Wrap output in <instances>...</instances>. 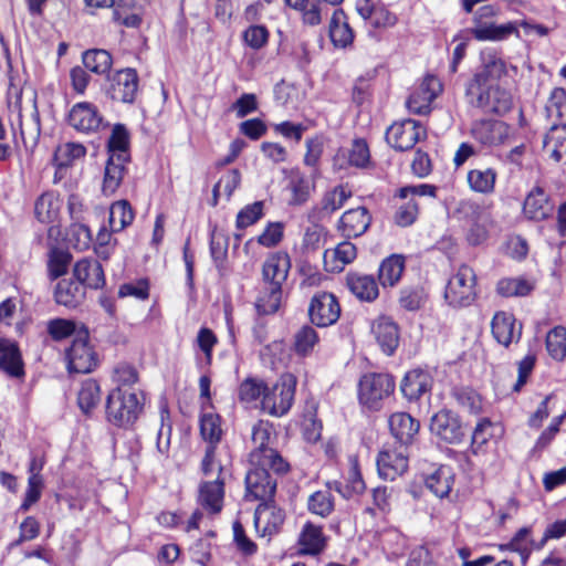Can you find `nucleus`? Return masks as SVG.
<instances>
[{
	"mask_svg": "<svg viewBox=\"0 0 566 566\" xmlns=\"http://www.w3.org/2000/svg\"><path fill=\"white\" fill-rule=\"evenodd\" d=\"M138 92V75L134 69L118 71L113 77L111 96L114 101L133 103Z\"/></svg>",
	"mask_w": 566,
	"mask_h": 566,
	"instance_id": "obj_19",
	"label": "nucleus"
},
{
	"mask_svg": "<svg viewBox=\"0 0 566 566\" xmlns=\"http://www.w3.org/2000/svg\"><path fill=\"white\" fill-rule=\"evenodd\" d=\"M308 315L313 324L326 327L337 322L340 315V306L334 294L319 292L311 301Z\"/></svg>",
	"mask_w": 566,
	"mask_h": 566,
	"instance_id": "obj_11",
	"label": "nucleus"
},
{
	"mask_svg": "<svg viewBox=\"0 0 566 566\" xmlns=\"http://www.w3.org/2000/svg\"><path fill=\"white\" fill-rule=\"evenodd\" d=\"M350 197V192L344 187H335L333 190L326 192L322 199L319 213L329 216L336 210L340 209L346 200Z\"/></svg>",
	"mask_w": 566,
	"mask_h": 566,
	"instance_id": "obj_53",
	"label": "nucleus"
},
{
	"mask_svg": "<svg viewBox=\"0 0 566 566\" xmlns=\"http://www.w3.org/2000/svg\"><path fill=\"white\" fill-rule=\"evenodd\" d=\"M18 107V123L20 128V135L25 147H34L39 140L41 127H40V115L35 103L31 106V112L28 116L21 113V108Z\"/></svg>",
	"mask_w": 566,
	"mask_h": 566,
	"instance_id": "obj_32",
	"label": "nucleus"
},
{
	"mask_svg": "<svg viewBox=\"0 0 566 566\" xmlns=\"http://www.w3.org/2000/svg\"><path fill=\"white\" fill-rule=\"evenodd\" d=\"M298 553L306 555H317L325 547V536L322 527L312 523H306L298 536Z\"/></svg>",
	"mask_w": 566,
	"mask_h": 566,
	"instance_id": "obj_35",
	"label": "nucleus"
},
{
	"mask_svg": "<svg viewBox=\"0 0 566 566\" xmlns=\"http://www.w3.org/2000/svg\"><path fill=\"white\" fill-rule=\"evenodd\" d=\"M480 59L481 69L468 87L469 94H474L475 88L486 87L507 74L506 62L495 49L488 48L482 50Z\"/></svg>",
	"mask_w": 566,
	"mask_h": 566,
	"instance_id": "obj_6",
	"label": "nucleus"
},
{
	"mask_svg": "<svg viewBox=\"0 0 566 566\" xmlns=\"http://www.w3.org/2000/svg\"><path fill=\"white\" fill-rule=\"evenodd\" d=\"M274 440L273 428L266 421H259L252 429V442L254 449L250 453V461L253 465H268L275 473H284L289 465L272 448Z\"/></svg>",
	"mask_w": 566,
	"mask_h": 566,
	"instance_id": "obj_1",
	"label": "nucleus"
},
{
	"mask_svg": "<svg viewBox=\"0 0 566 566\" xmlns=\"http://www.w3.org/2000/svg\"><path fill=\"white\" fill-rule=\"evenodd\" d=\"M101 401L99 385L94 379H86L78 391L77 402L81 410L88 413Z\"/></svg>",
	"mask_w": 566,
	"mask_h": 566,
	"instance_id": "obj_49",
	"label": "nucleus"
},
{
	"mask_svg": "<svg viewBox=\"0 0 566 566\" xmlns=\"http://www.w3.org/2000/svg\"><path fill=\"white\" fill-rule=\"evenodd\" d=\"M223 484V478L218 475L214 480L203 482L200 486V504L212 513L221 511L224 494Z\"/></svg>",
	"mask_w": 566,
	"mask_h": 566,
	"instance_id": "obj_34",
	"label": "nucleus"
},
{
	"mask_svg": "<svg viewBox=\"0 0 566 566\" xmlns=\"http://www.w3.org/2000/svg\"><path fill=\"white\" fill-rule=\"evenodd\" d=\"M327 486L334 489L343 497L349 499L353 495L361 494L365 489V482L363 480L358 461L356 458H349V468L346 475V484L338 481L328 482Z\"/></svg>",
	"mask_w": 566,
	"mask_h": 566,
	"instance_id": "obj_28",
	"label": "nucleus"
},
{
	"mask_svg": "<svg viewBox=\"0 0 566 566\" xmlns=\"http://www.w3.org/2000/svg\"><path fill=\"white\" fill-rule=\"evenodd\" d=\"M476 276L473 269L467 264L459 266L450 277L444 297L454 307L469 306L476 297Z\"/></svg>",
	"mask_w": 566,
	"mask_h": 566,
	"instance_id": "obj_5",
	"label": "nucleus"
},
{
	"mask_svg": "<svg viewBox=\"0 0 566 566\" xmlns=\"http://www.w3.org/2000/svg\"><path fill=\"white\" fill-rule=\"evenodd\" d=\"M67 123L80 133H96L103 126V116L94 104L80 102L70 109Z\"/></svg>",
	"mask_w": 566,
	"mask_h": 566,
	"instance_id": "obj_13",
	"label": "nucleus"
},
{
	"mask_svg": "<svg viewBox=\"0 0 566 566\" xmlns=\"http://www.w3.org/2000/svg\"><path fill=\"white\" fill-rule=\"evenodd\" d=\"M405 270V259L401 255L392 254L385 259L378 271V279L384 287L396 285Z\"/></svg>",
	"mask_w": 566,
	"mask_h": 566,
	"instance_id": "obj_40",
	"label": "nucleus"
},
{
	"mask_svg": "<svg viewBox=\"0 0 566 566\" xmlns=\"http://www.w3.org/2000/svg\"><path fill=\"white\" fill-rule=\"evenodd\" d=\"M442 91V84L432 75L423 78L421 84L411 93L406 102L409 112L418 115L429 113L432 101Z\"/></svg>",
	"mask_w": 566,
	"mask_h": 566,
	"instance_id": "obj_14",
	"label": "nucleus"
},
{
	"mask_svg": "<svg viewBox=\"0 0 566 566\" xmlns=\"http://www.w3.org/2000/svg\"><path fill=\"white\" fill-rule=\"evenodd\" d=\"M545 111L547 117L553 120H562L566 117V90L562 87L554 88L545 106Z\"/></svg>",
	"mask_w": 566,
	"mask_h": 566,
	"instance_id": "obj_54",
	"label": "nucleus"
},
{
	"mask_svg": "<svg viewBox=\"0 0 566 566\" xmlns=\"http://www.w3.org/2000/svg\"><path fill=\"white\" fill-rule=\"evenodd\" d=\"M371 333L385 354L391 355L395 352L399 342L398 327L389 317L377 318L373 323Z\"/></svg>",
	"mask_w": 566,
	"mask_h": 566,
	"instance_id": "obj_27",
	"label": "nucleus"
},
{
	"mask_svg": "<svg viewBox=\"0 0 566 566\" xmlns=\"http://www.w3.org/2000/svg\"><path fill=\"white\" fill-rule=\"evenodd\" d=\"M140 411L142 402L132 388H116L107 397V418L116 426L134 423Z\"/></svg>",
	"mask_w": 566,
	"mask_h": 566,
	"instance_id": "obj_2",
	"label": "nucleus"
},
{
	"mask_svg": "<svg viewBox=\"0 0 566 566\" xmlns=\"http://www.w3.org/2000/svg\"><path fill=\"white\" fill-rule=\"evenodd\" d=\"M69 240L80 251L87 250L92 243V233L87 226L74 223L70 227Z\"/></svg>",
	"mask_w": 566,
	"mask_h": 566,
	"instance_id": "obj_63",
	"label": "nucleus"
},
{
	"mask_svg": "<svg viewBox=\"0 0 566 566\" xmlns=\"http://www.w3.org/2000/svg\"><path fill=\"white\" fill-rule=\"evenodd\" d=\"M82 61L88 71L99 75L107 74L113 65L112 55L102 49L85 51Z\"/></svg>",
	"mask_w": 566,
	"mask_h": 566,
	"instance_id": "obj_42",
	"label": "nucleus"
},
{
	"mask_svg": "<svg viewBox=\"0 0 566 566\" xmlns=\"http://www.w3.org/2000/svg\"><path fill=\"white\" fill-rule=\"evenodd\" d=\"M0 368L12 377L23 374L21 356L17 345L4 338H0Z\"/></svg>",
	"mask_w": 566,
	"mask_h": 566,
	"instance_id": "obj_38",
	"label": "nucleus"
},
{
	"mask_svg": "<svg viewBox=\"0 0 566 566\" xmlns=\"http://www.w3.org/2000/svg\"><path fill=\"white\" fill-rule=\"evenodd\" d=\"M291 269L287 253L276 252L266 258L262 268L263 284L281 287L286 281Z\"/></svg>",
	"mask_w": 566,
	"mask_h": 566,
	"instance_id": "obj_18",
	"label": "nucleus"
},
{
	"mask_svg": "<svg viewBox=\"0 0 566 566\" xmlns=\"http://www.w3.org/2000/svg\"><path fill=\"white\" fill-rule=\"evenodd\" d=\"M86 148L80 143H66L60 146L55 153L60 166H69L72 161L84 157Z\"/></svg>",
	"mask_w": 566,
	"mask_h": 566,
	"instance_id": "obj_60",
	"label": "nucleus"
},
{
	"mask_svg": "<svg viewBox=\"0 0 566 566\" xmlns=\"http://www.w3.org/2000/svg\"><path fill=\"white\" fill-rule=\"evenodd\" d=\"M113 21L127 28H138L142 23L139 14L135 13V0H112Z\"/></svg>",
	"mask_w": 566,
	"mask_h": 566,
	"instance_id": "obj_41",
	"label": "nucleus"
},
{
	"mask_svg": "<svg viewBox=\"0 0 566 566\" xmlns=\"http://www.w3.org/2000/svg\"><path fill=\"white\" fill-rule=\"evenodd\" d=\"M520 22L511 21L504 24H490L474 25L471 29V34L479 41H503L511 35L520 38L518 31Z\"/></svg>",
	"mask_w": 566,
	"mask_h": 566,
	"instance_id": "obj_24",
	"label": "nucleus"
},
{
	"mask_svg": "<svg viewBox=\"0 0 566 566\" xmlns=\"http://www.w3.org/2000/svg\"><path fill=\"white\" fill-rule=\"evenodd\" d=\"M134 220L132 206L127 200L114 202L109 208V227L112 232H119Z\"/></svg>",
	"mask_w": 566,
	"mask_h": 566,
	"instance_id": "obj_45",
	"label": "nucleus"
},
{
	"mask_svg": "<svg viewBox=\"0 0 566 566\" xmlns=\"http://www.w3.org/2000/svg\"><path fill=\"white\" fill-rule=\"evenodd\" d=\"M210 252L216 265L221 268L228 255V239L222 232L217 230L212 231Z\"/></svg>",
	"mask_w": 566,
	"mask_h": 566,
	"instance_id": "obj_62",
	"label": "nucleus"
},
{
	"mask_svg": "<svg viewBox=\"0 0 566 566\" xmlns=\"http://www.w3.org/2000/svg\"><path fill=\"white\" fill-rule=\"evenodd\" d=\"M543 146L555 161L566 159V124L553 122L544 137Z\"/></svg>",
	"mask_w": 566,
	"mask_h": 566,
	"instance_id": "obj_36",
	"label": "nucleus"
},
{
	"mask_svg": "<svg viewBox=\"0 0 566 566\" xmlns=\"http://www.w3.org/2000/svg\"><path fill=\"white\" fill-rule=\"evenodd\" d=\"M266 385L255 378H247L239 387V398L241 401L251 403L260 398L263 399Z\"/></svg>",
	"mask_w": 566,
	"mask_h": 566,
	"instance_id": "obj_58",
	"label": "nucleus"
},
{
	"mask_svg": "<svg viewBox=\"0 0 566 566\" xmlns=\"http://www.w3.org/2000/svg\"><path fill=\"white\" fill-rule=\"evenodd\" d=\"M431 432L448 443H458L463 437L462 426L457 415L449 410L436 413L430 423Z\"/></svg>",
	"mask_w": 566,
	"mask_h": 566,
	"instance_id": "obj_16",
	"label": "nucleus"
},
{
	"mask_svg": "<svg viewBox=\"0 0 566 566\" xmlns=\"http://www.w3.org/2000/svg\"><path fill=\"white\" fill-rule=\"evenodd\" d=\"M328 32L331 41L336 48H346L354 41V32L342 9L333 10Z\"/></svg>",
	"mask_w": 566,
	"mask_h": 566,
	"instance_id": "obj_31",
	"label": "nucleus"
},
{
	"mask_svg": "<svg viewBox=\"0 0 566 566\" xmlns=\"http://www.w3.org/2000/svg\"><path fill=\"white\" fill-rule=\"evenodd\" d=\"M81 329H87V327L81 322L67 318H53L46 324V332L55 342L69 337L78 338Z\"/></svg>",
	"mask_w": 566,
	"mask_h": 566,
	"instance_id": "obj_39",
	"label": "nucleus"
},
{
	"mask_svg": "<svg viewBox=\"0 0 566 566\" xmlns=\"http://www.w3.org/2000/svg\"><path fill=\"white\" fill-rule=\"evenodd\" d=\"M283 296V289L264 284L256 301V310L260 314L269 315L279 311Z\"/></svg>",
	"mask_w": 566,
	"mask_h": 566,
	"instance_id": "obj_46",
	"label": "nucleus"
},
{
	"mask_svg": "<svg viewBox=\"0 0 566 566\" xmlns=\"http://www.w3.org/2000/svg\"><path fill=\"white\" fill-rule=\"evenodd\" d=\"M491 331L496 342L505 347L518 342L522 335V325L516 323L512 313L497 312L491 322Z\"/></svg>",
	"mask_w": 566,
	"mask_h": 566,
	"instance_id": "obj_17",
	"label": "nucleus"
},
{
	"mask_svg": "<svg viewBox=\"0 0 566 566\" xmlns=\"http://www.w3.org/2000/svg\"><path fill=\"white\" fill-rule=\"evenodd\" d=\"M533 287V284L523 277H505L497 282L496 291L505 297L525 296Z\"/></svg>",
	"mask_w": 566,
	"mask_h": 566,
	"instance_id": "obj_50",
	"label": "nucleus"
},
{
	"mask_svg": "<svg viewBox=\"0 0 566 566\" xmlns=\"http://www.w3.org/2000/svg\"><path fill=\"white\" fill-rule=\"evenodd\" d=\"M297 11L301 12L303 23L310 27L321 24L323 19L332 12L322 0H306Z\"/></svg>",
	"mask_w": 566,
	"mask_h": 566,
	"instance_id": "obj_47",
	"label": "nucleus"
},
{
	"mask_svg": "<svg viewBox=\"0 0 566 566\" xmlns=\"http://www.w3.org/2000/svg\"><path fill=\"white\" fill-rule=\"evenodd\" d=\"M60 206V199L53 192L41 195L34 206L36 219L42 223L54 221L59 214Z\"/></svg>",
	"mask_w": 566,
	"mask_h": 566,
	"instance_id": "obj_43",
	"label": "nucleus"
},
{
	"mask_svg": "<svg viewBox=\"0 0 566 566\" xmlns=\"http://www.w3.org/2000/svg\"><path fill=\"white\" fill-rule=\"evenodd\" d=\"M72 255L60 249L51 250L48 260V275L51 281L59 279L67 272Z\"/></svg>",
	"mask_w": 566,
	"mask_h": 566,
	"instance_id": "obj_51",
	"label": "nucleus"
},
{
	"mask_svg": "<svg viewBox=\"0 0 566 566\" xmlns=\"http://www.w3.org/2000/svg\"><path fill=\"white\" fill-rule=\"evenodd\" d=\"M200 432L209 446H214L221 438L220 417L214 413H205L200 420Z\"/></svg>",
	"mask_w": 566,
	"mask_h": 566,
	"instance_id": "obj_57",
	"label": "nucleus"
},
{
	"mask_svg": "<svg viewBox=\"0 0 566 566\" xmlns=\"http://www.w3.org/2000/svg\"><path fill=\"white\" fill-rule=\"evenodd\" d=\"M76 281L82 286L101 289L105 284L104 270L102 265L91 259H83L75 263L73 269Z\"/></svg>",
	"mask_w": 566,
	"mask_h": 566,
	"instance_id": "obj_23",
	"label": "nucleus"
},
{
	"mask_svg": "<svg viewBox=\"0 0 566 566\" xmlns=\"http://www.w3.org/2000/svg\"><path fill=\"white\" fill-rule=\"evenodd\" d=\"M129 146V134L126 127L122 124H116L112 134L108 138L107 149L109 155L116 154V156L120 154H128Z\"/></svg>",
	"mask_w": 566,
	"mask_h": 566,
	"instance_id": "obj_56",
	"label": "nucleus"
},
{
	"mask_svg": "<svg viewBox=\"0 0 566 566\" xmlns=\"http://www.w3.org/2000/svg\"><path fill=\"white\" fill-rule=\"evenodd\" d=\"M388 422L391 434L403 447L412 441L420 428L419 422L406 412L391 415Z\"/></svg>",
	"mask_w": 566,
	"mask_h": 566,
	"instance_id": "obj_26",
	"label": "nucleus"
},
{
	"mask_svg": "<svg viewBox=\"0 0 566 566\" xmlns=\"http://www.w3.org/2000/svg\"><path fill=\"white\" fill-rule=\"evenodd\" d=\"M67 369L70 373L87 374L97 366V357L90 345L88 329H81L78 338L72 340V345L65 353Z\"/></svg>",
	"mask_w": 566,
	"mask_h": 566,
	"instance_id": "obj_7",
	"label": "nucleus"
},
{
	"mask_svg": "<svg viewBox=\"0 0 566 566\" xmlns=\"http://www.w3.org/2000/svg\"><path fill=\"white\" fill-rule=\"evenodd\" d=\"M511 134V127L496 119L475 120L471 127L472 137L486 146H496L505 143Z\"/></svg>",
	"mask_w": 566,
	"mask_h": 566,
	"instance_id": "obj_15",
	"label": "nucleus"
},
{
	"mask_svg": "<svg viewBox=\"0 0 566 566\" xmlns=\"http://www.w3.org/2000/svg\"><path fill=\"white\" fill-rule=\"evenodd\" d=\"M346 285L360 301L373 302L378 297L379 290L374 276L359 273H348Z\"/></svg>",
	"mask_w": 566,
	"mask_h": 566,
	"instance_id": "obj_33",
	"label": "nucleus"
},
{
	"mask_svg": "<svg viewBox=\"0 0 566 566\" xmlns=\"http://www.w3.org/2000/svg\"><path fill=\"white\" fill-rule=\"evenodd\" d=\"M482 213L483 208L472 200H461L454 210V216L469 224L480 221Z\"/></svg>",
	"mask_w": 566,
	"mask_h": 566,
	"instance_id": "obj_61",
	"label": "nucleus"
},
{
	"mask_svg": "<svg viewBox=\"0 0 566 566\" xmlns=\"http://www.w3.org/2000/svg\"><path fill=\"white\" fill-rule=\"evenodd\" d=\"M395 389V381L388 374L368 373L358 382L359 402L369 410H378L381 401Z\"/></svg>",
	"mask_w": 566,
	"mask_h": 566,
	"instance_id": "obj_3",
	"label": "nucleus"
},
{
	"mask_svg": "<svg viewBox=\"0 0 566 566\" xmlns=\"http://www.w3.org/2000/svg\"><path fill=\"white\" fill-rule=\"evenodd\" d=\"M284 522V513L275 505L260 503L254 513V526L261 536L275 534Z\"/></svg>",
	"mask_w": 566,
	"mask_h": 566,
	"instance_id": "obj_21",
	"label": "nucleus"
},
{
	"mask_svg": "<svg viewBox=\"0 0 566 566\" xmlns=\"http://www.w3.org/2000/svg\"><path fill=\"white\" fill-rule=\"evenodd\" d=\"M295 350L300 355H307L311 353L314 348V346L318 342V336L316 331L311 326H303L296 334H295Z\"/></svg>",
	"mask_w": 566,
	"mask_h": 566,
	"instance_id": "obj_59",
	"label": "nucleus"
},
{
	"mask_svg": "<svg viewBox=\"0 0 566 566\" xmlns=\"http://www.w3.org/2000/svg\"><path fill=\"white\" fill-rule=\"evenodd\" d=\"M128 161V154H120L118 156L114 154L108 156L102 185V191L105 196H112L116 192L125 176V165Z\"/></svg>",
	"mask_w": 566,
	"mask_h": 566,
	"instance_id": "obj_22",
	"label": "nucleus"
},
{
	"mask_svg": "<svg viewBox=\"0 0 566 566\" xmlns=\"http://www.w3.org/2000/svg\"><path fill=\"white\" fill-rule=\"evenodd\" d=\"M432 379L429 373L421 369L408 371L400 385L402 395L409 400H418L431 389Z\"/></svg>",
	"mask_w": 566,
	"mask_h": 566,
	"instance_id": "obj_25",
	"label": "nucleus"
},
{
	"mask_svg": "<svg viewBox=\"0 0 566 566\" xmlns=\"http://www.w3.org/2000/svg\"><path fill=\"white\" fill-rule=\"evenodd\" d=\"M496 174L493 169H472L468 172V182L475 192L491 193L494 190Z\"/></svg>",
	"mask_w": 566,
	"mask_h": 566,
	"instance_id": "obj_48",
	"label": "nucleus"
},
{
	"mask_svg": "<svg viewBox=\"0 0 566 566\" xmlns=\"http://www.w3.org/2000/svg\"><path fill=\"white\" fill-rule=\"evenodd\" d=\"M295 387L296 378L292 374L282 375L272 387H265L262 409L275 417L285 415L293 403Z\"/></svg>",
	"mask_w": 566,
	"mask_h": 566,
	"instance_id": "obj_4",
	"label": "nucleus"
},
{
	"mask_svg": "<svg viewBox=\"0 0 566 566\" xmlns=\"http://www.w3.org/2000/svg\"><path fill=\"white\" fill-rule=\"evenodd\" d=\"M245 476V497L250 501L259 500L262 503L272 500L276 490V481L271 476L268 465H254Z\"/></svg>",
	"mask_w": 566,
	"mask_h": 566,
	"instance_id": "obj_9",
	"label": "nucleus"
},
{
	"mask_svg": "<svg viewBox=\"0 0 566 566\" xmlns=\"http://www.w3.org/2000/svg\"><path fill=\"white\" fill-rule=\"evenodd\" d=\"M333 489L317 491L308 499V510L319 516H327L334 509V500L331 491Z\"/></svg>",
	"mask_w": 566,
	"mask_h": 566,
	"instance_id": "obj_55",
	"label": "nucleus"
},
{
	"mask_svg": "<svg viewBox=\"0 0 566 566\" xmlns=\"http://www.w3.org/2000/svg\"><path fill=\"white\" fill-rule=\"evenodd\" d=\"M113 380L117 384V388H130L138 380V373L134 366L120 363L113 371Z\"/></svg>",
	"mask_w": 566,
	"mask_h": 566,
	"instance_id": "obj_64",
	"label": "nucleus"
},
{
	"mask_svg": "<svg viewBox=\"0 0 566 566\" xmlns=\"http://www.w3.org/2000/svg\"><path fill=\"white\" fill-rule=\"evenodd\" d=\"M408 469L407 447L386 444L377 457V470L380 478L394 481Z\"/></svg>",
	"mask_w": 566,
	"mask_h": 566,
	"instance_id": "obj_8",
	"label": "nucleus"
},
{
	"mask_svg": "<svg viewBox=\"0 0 566 566\" xmlns=\"http://www.w3.org/2000/svg\"><path fill=\"white\" fill-rule=\"evenodd\" d=\"M453 484V476L450 468L441 467L426 480L427 488L438 497L449 495Z\"/></svg>",
	"mask_w": 566,
	"mask_h": 566,
	"instance_id": "obj_44",
	"label": "nucleus"
},
{
	"mask_svg": "<svg viewBox=\"0 0 566 566\" xmlns=\"http://www.w3.org/2000/svg\"><path fill=\"white\" fill-rule=\"evenodd\" d=\"M357 256L355 244L349 241H343L333 250H326L324 253V265L329 272H340L352 263Z\"/></svg>",
	"mask_w": 566,
	"mask_h": 566,
	"instance_id": "obj_29",
	"label": "nucleus"
},
{
	"mask_svg": "<svg viewBox=\"0 0 566 566\" xmlns=\"http://www.w3.org/2000/svg\"><path fill=\"white\" fill-rule=\"evenodd\" d=\"M426 132L422 126L413 119H407L392 124L386 133L387 143L397 150L411 149Z\"/></svg>",
	"mask_w": 566,
	"mask_h": 566,
	"instance_id": "obj_10",
	"label": "nucleus"
},
{
	"mask_svg": "<svg viewBox=\"0 0 566 566\" xmlns=\"http://www.w3.org/2000/svg\"><path fill=\"white\" fill-rule=\"evenodd\" d=\"M473 95L476 96L475 105L483 108L485 112L503 115L513 106L512 94L497 84L475 88Z\"/></svg>",
	"mask_w": 566,
	"mask_h": 566,
	"instance_id": "obj_12",
	"label": "nucleus"
},
{
	"mask_svg": "<svg viewBox=\"0 0 566 566\" xmlns=\"http://www.w3.org/2000/svg\"><path fill=\"white\" fill-rule=\"evenodd\" d=\"M546 348L548 354L556 360L566 357V328L556 326L546 336Z\"/></svg>",
	"mask_w": 566,
	"mask_h": 566,
	"instance_id": "obj_52",
	"label": "nucleus"
},
{
	"mask_svg": "<svg viewBox=\"0 0 566 566\" xmlns=\"http://www.w3.org/2000/svg\"><path fill=\"white\" fill-rule=\"evenodd\" d=\"M371 216L367 208L357 207L343 213L338 222V230L346 238H357L369 228Z\"/></svg>",
	"mask_w": 566,
	"mask_h": 566,
	"instance_id": "obj_20",
	"label": "nucleus"
},
{
	"mask_svg": "<svg viewBox=\"0 0 566 566\" xmlns=\"http://www.w3.org/2000/svg\"><path fill=\"white\" fill-rule=\"evenodd\" d=\"M85 296V287L77 281L61 280L54 290L55 302L66 307H76Z\"/></svg>",
	"mask_w": 566,
	"mask_h": 566,
	"instance_id": "obj_37",
	"label": "nucleus"
},
{
	"mask_svg": "<svg viewBox=\"0 0 566 566\" xmlns=\"http://www.w3.org/2000/svg\"><path fill=\"white\" fill-rule=\"evenodd\" d=\"M553 205L543 189L535 188L526 197L523 212L531 220L541 221L548 218L553 212Z\"/></svg>",
	"mask_w": 566,
	"mask_h": 566,
	"instance_id": "obj_30",
	"label": "nucleus"
}]
</instances>
